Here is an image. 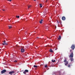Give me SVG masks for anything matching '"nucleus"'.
Returning <instances> with one entry per match:
<instances>
[{
  "label": "nucleus",
  "instance_id": "1",
  "mask_svg": "<svg viewBox=\"0 0 75 75\" xmlns=\"http://www.w3.org/2000/svg\"><path fill=\"white\" fill-rule=\"evenodd\" d=\"M67 58H65V59L64 60V62H66V63H65V65H66V66H67V65H68V61H67Z\"/></svg>",
  "mask_w": 75,
  "mask_h": 75
},
{
  "label": "nucleus",
  "instance_id": "2",
  "mask_svg": "<svg viewBox=\"0 0 75 75\" xmlns=\"http://www.w3.org/2000/svg\"><path fill=\"white\" fill-rule=\"evenodd\" d=\"M15 73V71H10L8 73L9 74H10V75H12V74H14Z\"/></svg>",
  "mask_w": 75,
  "mask_h": 75
},
{
  "label": "nucleus",
  "instance_id": "3",
  "mask_svg": "<svg viewBox=\"0 0 75 75\" xmlns=\"http://www.w3.org/2000/svg\"><path fill=\"white\" fill-rule=\"evenodd\" d=\"M74 57V53H73V52H71L70 54V55L69 56L71 58H73Z\"/></svg>",
  "mask_w": 75,
  "mask_h": 75
},
{
  "label": "nucleus",
  "instance_id": "4",
  "mask_svg": "<svg viewBox=\"0 0 75 75\" xmlns=\"http://www.w3.org/2000/svg\"><path fill=\"white\" fill-rule=\"evenodd\" d=\"M71 49H72V50H74V49H75V45H72L71 47Z\"/></svg>",
  "mask_w": 75,
  "mask_h": 75
},
{
  "label": "nucleus",
  "instance_id": "5",
  "mask_svg": "<svg viewBox=\"0 0 75 75\" xmlns=\"http://www.w3.org/2000/svg\"><path fill=\"white\" fill-rule=\"evenodd\" d=\"M6 70L5 69L1 71V73L4 74V73H5V72H6Z\"/></svg>",
  "mask_w": 75,
  "mask_h": 75
},
{
  "label": "nucleus",
  "instance_id": "6",
  "mask_svg": "<svg viewBox=\"0 0 75 75\" xmlns=\"http://www.w3.org/2000/svg\"><path fill=\"white\" fill-rule=\"evenodd\" d=\"M21 52L23 53L24 52V51H25V50L23 48H21Z\"/></svg>",
  "mask_w": 75,
  "mask_h": 75
},
{
  "label": "nucleus",
  "instance_id": "7",
  "mask_svg": "<svg viewBox=\"0 0 75 75\" xmlns=\"http://www.w3.org/2000/svg\"><path fill=\"white\" fill-rule=\"evenodd\" d=\"M62 20H65V17L64 16H63L62 17Z\"/></svg>",
  "mask_w": 75,
  "mask_h": 75
},
{
  "label": "nucleus",
  "instance_id": "8",
  "mask_svg": "<svg viewBox=\"0 0 75 75\" xmlns=\"http://www.w3.org/2000/svg\"><path fill=\"white\" fill-rule=\"evenodd\" d=\"M70 60L71 62L74 61V59H73V58H70Z\"/></svg>",
  "mask_w": 75,
  "mask_h": 75
},
{
  "label": "nucleus",
  "instance_id": "9",
  "mask_svg": "<svg viewBox=\"0 0 75 75\" xmlns=\"http://www.w3.org/2000/svg\"><path fill=\"white\" fill-rule=\"evenodd\" d=\"M43 21V20L41 19V21H40V24H42V21Z\"/></svg>",
  "mask_w": 75,
  "mask_h": 75
},
{
  "label": "nucleus",
  "instance_id": "10",
  "mask_svg": "<svg viewBox=\"0 0 75 75\" xmlns=\"http://www.w3.org/2000/svg\"><path fill=\"white\" fill-rule=\"evenodd\" d=\"M61 38V36H59V37L58 38V39L59 40H60Z\"/></svg>",
  "mask_w": 75,
  "mask_h": 75
},
{
  "label": "nucleus",
  "instance_id": "11",
  "mask_svg": "<svg viewBox=\"0 0 75 75\" xmlns=\"http://www.w3.org/2000/svg\"><path fill=\"white\" fill-rule=\"evenodd\" d=\"M2 45H8V43H2Z\"/></svg>",
  "mask_w": 75,
  "mask_h": 75
},
{
  "label": "nucleus",
  "instance_id": "12",
  "mask_svg": "<svg viewBox=\"0 0 75 75\" xmlns=\"http://www.w3.org/2000/svg\"><path fill=\"white\" fill-rule=\"evenodd\" d=\"M28 8H30L31 7V5H29V6H28Z\"/></svg>",
  "mask_w": 75,
  "mask_h": 75
},
{
  "label": "nucleus",
  "instance_id": "13",
  "mask_svg": "<svg viewBox=\"0 0 75 75\" xmlns=\"http://www.w3.org/2000/svg\"><path fill=\"white\" fill-rule=\"evenodd\" d=\"M50 52H53V51L51 49H50Z\"/></svg>",
  "mask_w": 75,
  "mask_h": 75
},
{
  "label": "nucleus",
  "instance_id": "14",
  "mask_svg": "<svg viewBox=\"0 0 75 75\" xmlns=\"http://www.w3.org/2000/svg\"><path fill=\"white\" fill-rule=\"evenodd\" d=\"M52 62H56V61L55 60H54L52 59Z\"/></svg>",
  "mask_w": 75,
  "mask_h": 75
},
{
  "label": "nucleus",
  "instance_id": "15",
  "mask_svg": "<svg viewBox=\"0 0 75 75\" xmlns=\"http://www.w3.org/2000/svg\"><path fill=\"white\" fill-rule=\"evenodd\" d=\"M33 67H34V68H37V67H38V66L35 65H34Z\"/></svg>",
  "mask_w": 75,
  "mask_h": 75
},
{
  "label": "nucleus",
  "instance_id": "16",
  "mask_svg": "<svg viewBox=\"0 0 75 75\" xmlns=\"http://www.w3.org/2000/svg\"><path fill=\"white\" fill-rule=\"evenodd\" d=\"M25 71L26 72H28V70H25Z\"/></svg>",
  "mask_w": 75,
  "mask_h": 75
},
{
  "label": "nucleus",
  "instance_id": "17",
  "mask_svg": "<svg viewBox=\"0 0 75 75\" xmlns=\"http://www.w3.org/2000/svg\"><path fill=\"white\" fill-rule=\"evenodd\" d=\"M68 67H69V68H70V67H71V64H69L68 65Z\"/></svg>",
  "mask_w": 75,
  "mask_h": 75
},
{
  "label": "nucleus",
  "instance_id": "18",
  "mask_svg": "<svg viewBox=\"0 0 75 75\" xmlns=\"http://www.w3.org/2000/svg\"><path fill=\"white\" fill-rule=\"evenodd\" d=\"M42 5V4H40V7L41 8L42 7V6L41 5Z\"/></svg>",
  "mask_w": 75,
  "mask_h": 75
},
{
  "label": "nucleus",
  "instance_id": "19",
  "mask_svg": "<svg viewBox=\"0 0 75 75\" xmlns=\"http://www.w3.org/2000/svg\"><path fill=\"white\" fill-rule=\"evenodd\" d=\"M16 18H19V17H20V16H16Z\"/></svg>",
  "mask_w": 75,
  "mask_h": 75
},
{
  "label": "nucleus",
  "instance_id": "20",
  "mask_svg": "<svg viewBox=\"0 0 75 75\" xmlns=\"http://www.w3.org/2000/svg\"><path fill=\"white\" fill-rule=\"evenodd\" d=\"M8 27H9V29H10V28H12V26H9Z\"/></svg>",
  "mask_w": 75,
  "mask_h": 75
},
{
  "label": "nucleus",
  "instance_id": "21",
  "mask_svg": "<svg viewBox=\"0 0 75 75\" xmlns=\"http://www.w3.org/2000/svg\"><path fill=\"white\" fill-rule=\"evenodd\" d=\"M45 68H47L48 67H47V65L46 64V65L45 66Z\"/></svg>",
  "mask_w": 75,
  "mask_h": 75
},
{
  "label": "nucleus",
  "instance_id": "22",
  "mask_svg": "<svg viewBox=\"0 0 75 75\" xmlns=\"http://www.w3.org/2000/svg\"><path fill=\"white\" fill-rule=\"evenodd\" d=\"M3 42H4V44H7L6 42V40H5Z\"/></svg>",
  "mask_w": 75,
  "mask_h": 75
},
{
  "label": "nucleus",
  "instance_id": "23",
  "mask_svg": "<svg viewBox=\"0 0 75 75\" xmlns=\"http://www.w3.org/2000/svg\"><path fill=\"white\" fill-rule=\"evenodd\" d=\"M70 52H72V50H70Z\"/></svg>",
  "mask_w": 75,
  "mask_h": 75
},
{
  "label": "nucleus",
  "instance_id": "24",
  "mask_svg": "<svg viewBox=\"0 0 75 75\" xmlns=\"http://www.w3.org/2000/svg\"><path fill=\"white\" fill-rule=\"evenodd\" d=\"M23 74H26V72H25V71H24L23 72Z\"/></svg>",
  "mask_w": 75,
  "mask_h": 75
},
{
  "label": "nucleus",
  "instance_id": "25",
  "mask_svg": "<svg viewBox=\"0 0 75 75\" xmlns=\"http://www.w3.org/2000/svg\"><path fill=\"white\" fill-rule=\"evenodd\" d=\"M14 62H17V60H15Z\"/></svg>",
  "mask_w": 75,
  "mask_h": 75
},
{
  "label": "nucleus",
  "instance_id": "26",
  "mask_svg": "<svg viewBox=\"0 0 75 75\" xmlns=\"http://www.w3.org/2000/svg\"><path fill=\"white\" fill-rule=\"evenodd\" d=\"M8 1H11V0H8Z\"/></svg>",
  "mask_w": 75,
  "mask_h": 75
},
{
  "label": "nucleus",
  "instance_id": "27",
  "mask_svg": "<svg viewBox=\"0 0 75 75\" xmlns=\"http://www.w3.org/2000/svg\"><path fill=\"white\" fill-rule=\"evenodd\" d=\"M44 65V63H43L42 64H41L40 65Z\"/></svg>",
  "mask_w": 75,
  "mask_h": 75
},
{
  "label": "nucleus",
  "instance_id": "28",
  "mask_svg": "<svg viewBox=\"0 0 75 75\" xmlns=\"http://www.w3.org/2000/svg\"><path fill=\"white\" fill-rule=\"evenodd\" d=\"M3 11H5V10L3 9L2 10Z\"/></svg>",
  "mask_w": 75,
  "mask_h": 75
},
{
  "label": "nucleus",
  "instance_id": "29",
  "mask_svg": "<svg viewBox=\"0 0 75 75\" xmlns=\"http://www.w3.org/2000/svg\"><path fill=\"white\" fill-rule=\"evenodd\" d=\"M34 1H36V0H33Z\"/></svg>",
  "mask_w": 75,
  "mask_h": 75
},
{
  "label": "nucleus",
  "instance_id": "30",
  "mask_svg": "<svg viewBox=\"0 0 75 75\" xmlns=\"http://www.w3.org/2000/svg\"><path fill=\"white\" fill-rule=\"evenodd\" d=\"M39 38L37 37V38Z\"/></svg>",
  "mask_w": 75,
  "mask_h": 75
}]
</instances>
